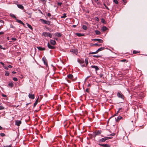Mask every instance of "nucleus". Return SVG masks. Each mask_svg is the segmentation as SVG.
I'll list each match as a JSON object with an SVG mask.
<instances>
[{
	"label": "nucleus",
	"instance_id": "4c0bfd02",
	"mask_svg": "<svg viewBox=\"0 0 147 147\" xmlns=\"http://www.w3.org/2000/svg\"><path fill=\"white\" fill-rule=\"evenodd\" d=\"M45 24H46L48 25H50V22L49 21H46Z\"/></svg>",
	"mask_w": 147,
	"mask_h": 147
},
{
	"label": "nucleus",
	"instance_id": "2eb2a0df",
	"mask_svg": "<svg viewBox=\"0 0 147 147\" xmlns=\"http://www.w3.org/2000/svg\"><path fill=\"white\" fill-rule=\"evenodd\" d=\"M8 86L9 87L12 88L13 86V84L12 82H11L9 83Z\"/></svg>",
	"mask_w": 147,
	"mask_h": 147
},
{
	"label": "nucleus",
	"instance_id": "f257e3e1",
	"mask_svg": "<svg viewBox=\"0 0 147 147\" xmlns=\"http://www.w3.org/2000/svg\"><path fill=\"white\" fill-rule=\"evenodd\" d=\"M117 96L119 98L123 99H124V96L123 94H122L121 92L120 91L118 92Z\"/></svg>",
	"mask_w": 147,
	"mask_h": 147
},
{
	"label": "nucleus",
	"instance_id": "79ce46f5",
	"mask_svg": "<svg viewBox=\"0 0 147 147\" xmlns=\"http://www.w3.org/2000/svg\"><path fill=\"white\" fill-rule=\"evenodd\" d=\"M85 63H86V65H87L88 63L87 59H85Z\"/></svg>",
	"mask_w": 147,
	"mask_h": 147
},
{
	"label": "nucleus",
	"instance_id": "39448f33",
	"mask_svg": "<svg viewBox=\"0 0 147 147\" xmlns=\"http://www.w3.org/2000/svg\"><path fill=\"white\" fill-rule=\"evenodd\" d=\"M71 52H72L74 53L76 55H77L78 53V51L76 49H71L70 51Z\"/></svg>",
	"mask_w": 147,
	"mask_h": 147
},
{
	"label": "nucleus",
	"instance_id": "58836bf2",
	"mask_svg": "<svg viewBox=\"0 0 147 147\" xmlns=\"http://www.w3.org/2000/svg\"><path fill=\"white\" fill-rule=\"evenodd\" d=\"M0 135L1 136L4 137L5 136V134L4 133H1L0 134Z\"/></svg>",
	"mask_w": 147,
	"mask_h": 147
},
{
	"label": "nucleus",
	"instance_id": "20e7f679",
	"mask_svg": "<svg viewBox=\"0 0 147 147\" xmlns=\"http://www.w3.org/2000/svg\"><path fill=\"white\" fill-rule=\"evenodd\" d=\"M47 46L50 49H55V47L51 46L49 42L47 43Z\"/></svg>",
	"mask_w": 147,
	"mask_h": 147
},
{
	"label": "nucleus",
	"instance_id": "f8f14e48",
	"mask_svg": "<svg viewBox=\"0 0 147 147\" xmlns=\"http://www.w3.org/2000/svg\"><path fill=\"white\" fill-rule=\"evenodd\" d=\"M50 43L52 45H55L56 44V41L55 40H50Z\"/></svg>",
	"mask_w": 147,
	"mask_h": 147
},
{
	"label": "nucleus",
	"instance_id": "0e129e2a",
	"mask_svg": "<svg viewBox=\"0 0 147 147\" xmlns=\"http://www.w3.org/2000/svg\"><path fill=\"white\" fill-rule=\"evenodd\" d=\"M121 109V108H119V110L117 111V114L119 112V111H120V109Z\"/></svg>",
	"mask_w": 147,
	"mask_h": 147
},
{
	"label": "nucleus",
	"instance_id": "052dcab7",
	"mask_svg": "<svg viewBox=\"0 0 147 147\" xmlns=\"http://www.w3.org/2000/svg\"><path fill=\"white\" fill-rule=\"evenodd\" d=\"M4 68L7 70L8 69V68L7 67H4Z\"/></svg>",
	"mask_w": 147,
	"mask_h": 147
},
{
	"label": "nucleus",
	"instance_id": "4be33fe9",
	"mask_svg": "<svg viewBox=\"0 0 147 147\" xmlns=\"http://www.w3.org/2000/svg\"><path fill=\"white\" fill-rule=\"evenodd\" d=\"M122 118V117L121 116H118L117 117V119H116V121H119L120 119H121Z\"/></svg>",
	"mask_w": 147,
	"mask_h": 147
},
{
	"label": "nucleus",
	"instance_id": "5fc2aeb1",
	"mask_svg": "<svg viewBox=\"0 0 147 147\" xmlns=\"http://www.w3.org/2000/svg\"><path fill=\"white\" fill-rule=\"evenodd\" d=\"M48 36H49L50 38H52V35L50 33L49 35Z\"/></svg>",
	"mask_w": 147,
	"mask_h": 147
},
{
	"label": "nucleus",
	"instance_id": "a211bd4d",
	"mask_svg": "<svg viewBox=\"0 0 147 147\" xmlns=\"http://www.w3.org/2000/svg\"><path fill=\"white\" fill-rule=\"evenodd\" d=\"M67 77L70 79H72L73 78V76L72 74H69L67 76Z\"/></svg>",
	"mask_w": 147,
	"mask_h": 147
},
{
	"label": "nucleus",
	"instance_id": "423d86ee",
	"mask_svg": "<svg viewBox=\"0 0 147 147\" xmlns=\"http://www.w3.org/2000/svg\"><path fill=\"white\" fill-rule=\"evenodd\" d=\"M42 59L44 62V64L46 65H47V63L46 59V58L45 57H43L42 58Z\"/></svg>",
	"mask_w": 147,
	"mask_h": 147
},
{
	"label": "nucleus",
	"instance_id": "dca6fc26",
	"mask_svg": "<svg viewBox=\"0 0 147 147\" xmlns=\"http://www.w3.org/2000/svg\"><path fill=\"white\" fill-rule=\"evenodd\" d=\"M37 48L40 51H43L45 50V48H42L40 47H37Z\"/></svg>",
	"mask_w": 147,
	"mask_h": 147
},
{
	"label": "nucleus",
	"instance_id": "603ef678",
	"mask_svg": "<svg viewBox=\"0 0 147 147\" xmlns=\"http://www.w3.org/2000/svg\"><path fill=\"white\" fill-rule=\"evenodd\" d=\"M106 138H107V140L109 139H111L112 138L111 137H106Z\"/></svg>",
	"mask_w": 147,
	"mask_h": 147
},
{
	"label": "nucleus",
	"instance_id": "4d7b16f0",
	"mask_svg": "<svg viewBox=\"0 0 147 147\" xmlns=\"http://www.w3.org/2000/svg\"><path fill=\"white\" fill-rule=\"evenodd\" d=\"M8 67L10 68H11L12 67L11 65H9L8 66Z\"/></svg>",
	"mask_w": 147,
	"mask_h": 147
},
{
	"label": "nucleus",
	"instance_id": "6ab92c4d",
	"mask_svg": "<svg viewBox=\"0 0 147 147\" xmlns=\"http://www.w3.org/2000/svg\"><path fill=\"white\" fill-rule=\"evenodd\" d=\"M108 28L104 26H103L101 28L102 30L103 31H105L107 30Z\"/></svg>",
	"mask_w": 147,
	"mask_h": 147
},
{
	"label": "nucleus",
	"instance_id": "ddd939ff",
	"mask_svg": "<svg viewBox=\"0 0 147 147\" xmlns=\"http://www.w3.org/2000/svg\"><path fill=\"white\" fill-rule=\"evenodd\" d=\"M101 132V130H98L96 132H95V136L98 135L100 134Z\"/></svg>",
	"mask_w": 147,
	"mask_h": 147
},
{
	"label": "nucleus",
	"instance_id": "bf43d9fd",
	"mask_svg": "<svg viewBox=\"0 0 147 147\" xmlns=\"http://www.w3.org/2000/svg\"><path fill=\"white\" fill-rule=\"evenodd\" d=\"M2 96L4 97H6L7 96L6 95H5V94H3L2 95Z\"/></svg>",
	"mask_w": 147,
	"mask_h": 147
},
{
	"label": "nucleus",
	"instance_id": "ea45409f",
	"mask_svg": "<svg viewBox=\"0 0 147 147\" xmlns=\"http://www.w3.org/2000/svg\"><path fill=\"white\" fill-rule=\"evenodd\" d=\"M66 17V14L64 13L63 14V16H61V18H65Z\"/></svg>",
	"mask_w": 147,
	"mask_h": 147
},
{
	"label": "nucleus",
	"instance_id": "5701e85b",
	"mask_svg": "<svg viewBox=\"0 0 147 147\" xmlns=\"http://www.w3.org/2000/svg\"><path fill=\"white\" fill-rule=\"evenodd\" d=\"M10 16L11 17H12L15 18V20H16L17 19V18L16 17V16L14 15V14H13L11 13L10 14Z\"/></svg>",
	"mask_w": 147,
	"mask_h": 147
},
{
	"label": "nucleus",
	"instance_id": "f03ea898",
	"mask_svg": "<svg viewBox=\"0 0 147 147\" xmlns=\"http://www.w3.org/2000/svg\"><path fill=\"white\" fill-rule=\"evenodd\" d=\"M92 40L96 41H98L100 43H102L103 42V40L100 39H92Z\"/></svg>",
	"mask_w": 147,
	"mask_h": 147
},
{
	"label": "nucleus",
	"instance_id": "7c9ffc66",
	"mask_svg": "<svg viewBox=\"0 0 147 147\" xmlns=\"http://www.w3.org/2000/svg\"><path fill=\"white\" fill-rule=\"evenodd\" d=\"M101 22L105 24L106 23V21L103 18L101 19Z\"/></svg>",
	"mask_w": 147,
	"mask_h": 147
},
{
	"label": "nucleus",
	"instance_id": "b1692460",
	"mask_svg": "<svg viewBox=\"0 0 147 147\" xmlns=\"http://www.w3.org/2000/svg\"><path fill=\"white\" fill-rule=\"evenodd\" d=\"M101 45V44H98L97 43H95L94 44H92L91 46H100Z\"/></svg>",
	"mask_w": 147,
	"mask_h": 147
},
{
	"label": "nucleus",
	"instance_id": "774afa93",
	"mask_svg": "<svg viewBox=\"0 0 147 147\" xmlns=\"http://www.w3.org/2000/svg\"><path fill=\"white\" fill-rule=\"evenodd\" d=\"M103 76V75L102 74H100V78H102Z\"/></svg>",
	"mask_w": 147,
	"mask_h": 147
},
{
	"label": "nucleus",
	"instance_id": "8fccbe9b",
	"mask_svg": "<svg viewBox=\"0 0 147 147\" xmlns=\"http://www.w3.org/2000/svg\"><path fill=\"white\" fill-rule=\"evenodd\" d=\"M62 4V3L58 2L57 3L58 5L59 6H61Z\"/></svg>",
	"mask_w": 147,
	"mask_h": 147
},
{
	"label": "nucleus",
	"instance_id": "aec40b11",
	"mask_svg": "<svg viewBox=\"0 0 147 147\" xmlns=\"http://www.w3.org/2000/svg\"><path fill=\"white\" fill-rule=\"evenodd\" d=\"M104 49H105V48L104 47H101V48H99V49H98L97 50V51L98 52L100 51H101L103 50Z\"/></svg>",
	"mask_w": 147,
	"mask_h": 147
},
{
	"label": "nucleus",
	"instance_id": "bb28decb",
	"mask_svg": "<svg viewBox=\"0 0 147 147\" xmlns=\"http://www.w3.org/2000/svg\"><path fill=\"white\" fill-rule=\"evenodd\" d=\"M82 28L84 30H86L87 29V27L86 25H83L82 26Z\"/></svg>",
	"mask_w": 147,
	"mask_h": 147
},
{
	"label": "nucleus",
	"instance_id": "0eeeda50",
	"mask_svg": "<svg viewBox=\"0 0 147 147\" xmlns=\"http://www.w3.org/2000/svg\"><path fill=\"white\" fill-rule=\"evenodd\" d=\"M22 122L21 121L17 120L16 122V125L19 126L21 124Z\"/></svg>",
	"mask_w": 147,
	"mask_h": 147
},
{
	"label": "nucleus",
	"instance_id": "393cba45",
	"mask_svg": "<svg viewBox=\"0 0 147 147\" xmlns=\"http://www.w3.org/2000/svg\"><path fill=\"white\" fill-rule=\"evenodd\" d=\"M38 98H39V97H38V98L36 100V101L35 102V103H34V107H35V106H36V105H37V104L38 100Z\"/></svg>",
	"mask_w": 147,
	"mask_h": 147
},
{
	"label": "nucleus",
	"instance_id": "a19ab883",
	"mask_svg": "<svg viewBox=\"0 0 147 147\" xmlns=\"http://www.w3.org/2000/svg\"><path fill=\"white\" fill-rule=\"evenodd\" d=\"M13 80L14 81H18V79L16 78H13Z\"/></svg>",
	"mask_w": 147,
	"mask_h": 147
},
{
	"label": "nucleus",
	"instance_id": "c03bdc74",
	"mask_svg": "<svg viewBox=\"0 0 147 147\" xmlns=\"http://www.w3.org/2000/svg\"><path fill=\"white\" fill-rule=\"evenodd\" d=\"M11 39L12 40H17L16 38L14 37L12 38Z\"/></svg>",
	"mask_w": 147,
	"mask_h": 147
},
{
	"label": "nucleus",
	"instance_id": "2f4dec72",
	"mask_svg": "<svg viewBox=\"0 0 147 147\" xmlns=\"http://www.w3.org/2000/svg\"><path fill=\"white\" fill-rule=\"evenodd\" d=\"M78 61L80 63H84V61H82L80 60H78Z\"/></svg>",
	"mask_w": 147,
	"mask_h": 147
},
{
	"label": "nucleus",
	"instance_id": "72a5a7b5",
	"mask_svg": "<svg viewBox=\"0 0 147 147\" xmlns=\"http://www.w3.org/2000/svg\"><path fill=\"white\" fill-rule=\"evenodd\" d=\"M5 72L6 73H5V76H9V74L8 71H5Z\"/></svg>",
	"mask_w": 147,
	"mask_h": 147
},
{
	"label": "nucleus",
	"instance_id": "69168bd1",
	"mask_svg": "<svg viewBox=\"0 0 147 147\" xmlns=\"http://www.w3.org/2000/svg\"><path fill=\"white\" fill-rule=\"evenodd\" d=\"M95 18H96V20L97 21H99V19L97 17H96Z\"/></svg>",
	"mask_w": 147,
	"mask_h": 147
},
{
	"label": "nucleus",
	"instance_id": "37998d69",
	"mask_svg": "<svg viewBox=\"0 0 147 147\" xmlns=\"http://www.w3.org/2000/svg\"><path fill=\"white\" fill-rule=\"evenodd\" d=\"M133 53H134V54H136V53H138V51H133Z\"/></svg>",
	"mask_w": 147,
	"mask_h": 147
},
{
	"label": "nucleus",
	"instance_id": "49530a36",
	"mask_svg": "<svg viewBox=\"0 0 147 147\" xmlns=\"http://www.w3.org/2000/svg\"><path fill=\"white\" fill-rule=\"evenodd\" d=\"M93 57H94L98 58L99 57H100V56H99V55H94L93 56Z\"/></svg>",
	"mask_w": 147,
	"mask_h": 147
},
{
	"label": "nucleus",
	"instance_id": "9d476101",
	"mask_svg": "<svg viewBox=\"0 0 147 147\" xmlns=\"http://www.w3.org/2000/svg\"><path fill=\"white\" fill-rule=\"evenodd\" d=\"M50 33L48 32H44L42 34V35L44 36H48Z\"/></svg>",
	"mask_w": 147,
	"mask_h": 147
},
{
	"label": "nucleus",
	"instance_id": "13d9d810",
	"mask_svg": "<svg viewBox=\"0 0 147 147\" xmlns=\"http://www.w3.org/2000/svg\"><path fill=\"white\" fill-rule=\"evenodd\" d=\"M126 61V60L125 59H123V60H121V62H125V61Z\"/></svg>",
	"mask_w": 147,
	"mask_h": 147
},
{
	"label": "nucleus",
	"instance_id": "c85d7f7f",
	"mask_svg": "<svg viewBox=\"0 0 147 147\" xmlns=\"http://www.w3.org/2000/svg\"><path fill=\"white\" fill-rule=\"evenodd\" d=\"M40 20L42 22H43L44 24H45L46 22V20L42 19H40Z\"/></svg>",
	"mask_w": 147,
	"mask_h": 147
},
{
	"label": "nucleus",
	"instance_id": "3c124183",
	"mask_svg": "<svg viewBox=\"0 0 147 147\" xmlns=\"http://www.w3.org/2000/svg\"><path fill=\"white\" fill-rule=\"evenodd\" d=\"M86 91L88 93H89V89L88 88H87L86 89Z\"/></svg>",
	"mask_w": 147,
	"mask_h": 147
},
{
	"label": "nucleus",
	"instance_id": "864d4df0",
	"mask_svg": "<svg viewBox=\"0 0 147 147\" xmlns=\"http://www.w3.org/2000/svg\"><path fill=\"white\" fill-rule=\"evenodd\" d=\"M47 16L49 17H50V16H51V13H49L47 14Z\"/></svg>",
	"mask_w": 147,
	"mask_h": 147
},
{
	"label": "nucleus",
	"instance_id": "a18cd8bd",
	"mask_svg": "<svg viewBox=\"0 0 147 147\" xmlns=\"http://www.w3.org/2000/svg\"><path fill=\"white\" fill-rule=\"evenodd\" d=\"M4 109V107L2 106H0V110H3Z\"/></svg>",
	"mask_w": 147,
	"mask_h": 147
},
{
	"label": "nucleus",
	"instance_id": "09e8293b",
	"mask_svg": "<svg viewBox=\"0 0 147 147\" xmlns=\"http://www.w3.org/2000/svg\"><path fill=\"white\" fill-rule=\"evenodd\" d=\"M0 48L1 49H3V50L5 49V48L3 47L1 45H0Z\"/></svg>",
	"mask_w": 147,
	"mask_h": 147
},
{
	"label": "nucleus",
	"instance_id": "f3484780",
	"mask_svg": "<svg viewBox=\"0 0 147 147\" xmlns=\"http://www.w3.org/2000/svg\"><path fill=\"white\" fill-rule=\"evenodd\" d=\"M55 34L56 36L59 37H60L62 36V34L59 32H57L55 33Z\"/></svg>",
	"mask_w": 147,
	"mask_h": 147
},
{
	"label": "nucleus",
	"instance_id": "c9c22d12",
	"mask_svg": "<svg viewBox=\"0 0 147 147\" xmlns=\"http://www.w3.org/2000/svg\"><path fill=\"white\" fill-rule=\"evenodd\" d=\"M26 13L27 14H28V15H29V18H31V14H32V13H28L27 12H26Z\"/></svg>",
	"mask_w": 147,
	"mask_h": 147
},
{
	"label": "nucleus",
	"instance_id": "473e14b6",
	"mask_svg": "<svg viewBox=\"0 0 147 147\" xmlns=\"http://www.w3.org/2000/svg\"><path fill=\"white\" fill-rule=\"evenodd\" d=\"M16 21L18 22V23L21 24L22 23V22L20 20H18V19H16Z\"/></svg>",
	"mask_w": 147,
	"mask_h": 147
},
{
	"label": "nucleus",
	"instance_id": "e433bc0d",
	"mask_svg": "<svg viewBox=\"0 0 147 147\" xmlns=\"http://www.w3.org/2000/svg\"><path fill=\"white\" fill-rule=\"evenodd\" d=\"M113 1L116 4H118V2L117 0H113Z\"/></svg>",
	"mask_w": 147,
	"mask_h": 147
},
{
	"label": "nucleus",
	"instance_id": "c756f323",
	"mask_svg": "<svg viewBox=\"0 0 147 147\" xmlns=\"http://www.w3.org/2000/svg\"><path fill=\"white\" fill-rule=\"evenodd\" d=\"M27 26L31 30L32 29V27L29 24H27Z\"/></svg>",
	"mask_w": 147,
	"mask_h": 147
},
{
	"label": "nucleus",
	"instance_id": "cd10ccee",
	"mask_svg": "<svg viewBox=\"0 0 147 147\" xmlns=\"http://www.w3.org/2000/svg\"><path fill=\"white\" fill-rule=\"evenodd\" d=\"M115 133H112L111 134H107V135L108 136L111 137L114 136L115 135Z\"/></svg>",
	"mask_w": 147,
	"mask_h": 147
},
{
	"label": "nucleus",
	"instance_id": "a878e982",
	"mask_svg": "<svg viewBox=\"0 0 147 147\" xmlns=\"http://www.w3.org/2000/svg\"><path fill=\"white\" fill-rule=\"evenodd\" d=\"M95 32L96 34L97 35H99L101 33L98 30H95Z\"/></svg>",
	"mask_w": 147,
	"mask_h": 147
},
{
	"label": "nucleus",
	"instance_id": "f704fd0d",
	"mask_svg": "<svg viewBox=\"0 0 147 147\" xmlns=\"http://www.w3.org/2000/svg\"><path fill=\"white\" fill-rule=\"evenodd\" d=\"M98 53L97 51L95 52H90L89 54H96V53Z\"/></svg>",
	"mask_w": 147,
	"mask_h": 147
},
{
	"label": "nucleus",
	"instance_id": "1a4fd4ad",
	"mask_svg": "<svg viewBox=\"0 0 147 147\" xmlns=\"http://www.w3.org/2000/svg\"><path fill=\"white\" fill-rule=\"evenodd\" d=\"M99 145L100 146H103L105 147H110V146L108 144H99Z\"/></svg>",
	"mask_w": 147,
	"mask_h": 147
},
{
	"label": "nucleus",
	"instance_id": "680f3d73",
	"mask_svg": "<svg viewBox=\"0 0 147 147\" xmlns=\"http://www.w3.org/2000/svg\"><path fill=\"white\" fill-rule=\"evenodd\" d=\"M0 63H1V64L2 65H4V63L3 62H0Z\"/></svg>",
	"mask_w": 147,
	"mask_h": 147
},
{
	"label": "nucleus",
	"instance_id": "e2e57ef3",
	"mask_svg": "<svg viewBox=\"0 0 147 147\" xmlns=\"http://www.w3.org/2000/svg\"><path fill=\"white\" fill-rule=\"evenodd\" d=\"M11 147V145H10L9 146H5V147Z\"/></svg>",
	"mask_w": 147,
	"mask_h": 147
},
{
	"label": "nucleus",
	"instance_id": "de8ad7c7",
	"mask_svg": "<svg viewBox=\"0 0 147 147\" xmlns=\"http://www.w3.org/2000/svg\"><path fill=\"white\" fill-rule=\"evenodd\" d=\"M10 27L11 28H15V27L12 24H10Z\"/></svg>",
	"mask_w": 147,
	"mask_h": 147
},
{
	"label": "nucleus",
	"instance_id": "9b49d317",
	"mask_svg": "<svg viewBox=\"0 0 147 147\" xmlns=\"http://www.w3.org/2000/svg\"><path fill=\"white\" fill-rule=\"evenodd\" d=\"M91 67L92 68H94L95 69L96 71H97L99 70V68L96 66V65H92Z\"/></svg>",
	"mask_w": 147,
	"mask_h": 147
},
{
	"label": "nucleus",
	"instance_id": "6e6d98bb",
	"mask_svg": "<svg viewBox=\"0 0 147 147\" xmlns=\"http://www.w3.org/2000/svg\"><path fill=\"white\" fill-rule=\"evenodd\" d=\"M4 34V32H0V35L3 34Z\"/></svg>",
	"mask_w": 147,
	"mask_h": 147
},
{
	"label": "nucleus",
	"instance_id": "412c9836",
	"mask_svg": "<svg viewBox=\"0 0 147 147\" xmlns=\"http://www.w3.org/2000/svg\"><path fill=\"white\" fill-rule=\"evenodd\" d=\"M76 34L79 37L83 36H84V34H82L80 33H76Z\"/></svg>",
	"mask_w": 147,
	"mask_h": 147
},
{
	"label": "nucleus",
	"instance_id": "338daca9",
	"mask_svg": "<svg viewBox=\"0 0 147 147\" xmlns=\"http://www.w3.org/2000/svg\"><path fill=\"white\" fill-rule=\"evenodd\" d=\"M0 22L2 23H3V21L2 20H0Z\"/></svg>",
	"mask_w": 147,
	"mask_h": 147
},
{
	"label": "nucleus",
	"instance_id": "7ed1b4c3",
	"mask_svg": "<svg viewBox=\"0 0 147 147\" xmlns=\"http://www.w3.org/2000/svg\"><path fill=\"white\" fill-rule=\"evenodd\" d=\"M106 137L102 138L99 140V142H105L107 140Z\"/></svg>",
	"mask_w": 147,
	"mask_h": 147
},
{
	"label": "nucleus",
	"instance_id": "4468645a",
	"mask_svg": "<svg viewBox=\"0 0 147 147\" xmlns=\"http://www.w3.org/2000/svg\"><path fill=\"white\" fill-rule=\"evenodd\" d=\"M18 7L22 9H24V7L23 5L21 4H18L17 5Z\"/></svg>",
	"mask_w": 147,
	"mask_h": 147
},
{
	"label": "nucleus",
	"instance_id": "6e6552de",
	"mask_svg": "<svg viewBox=\"0 0 147 147\" xmlns=\"http://www.w3.org/2000/svg\"><path fill=\"white\" fill-rule=\"evenodd\" d=\"M28 96L30 98L34 99V94H29L28 95Z\"/></svg>",
	"mask_w": 147,
	"mask_h": 147
}]
</instances>
